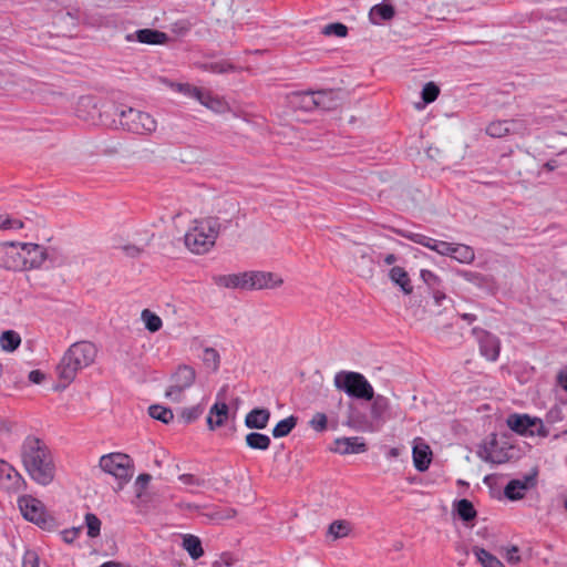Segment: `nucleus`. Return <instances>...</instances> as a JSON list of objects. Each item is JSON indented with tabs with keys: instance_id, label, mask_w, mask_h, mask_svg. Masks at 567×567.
Masks as SVG:
<instances>
[{
	"instance_id": "nucleus-1",
	"label": "nucleus",
	"mask_w": 567,
	"mask_h": 567,
	"mask_svg": "<svg viewBox=\"0 0 567 567\" xmlns=\"http://www.w3.org/2000/svg\"><path fill=\"white\" fill-rule=\"evenodd\" d=\"M23 465L30 477L40 485H49L55 475L51 451L40 439L29 436L22 446Z\"/></svg>"
},
{
	"instance_id": "nucleus-2",
	"label": "nucleus",
	"mask_w": 567,
	"mask_h": 567,
	"mask_svg": "<svg viewBox=\"0 0 567 567\" xmlns=\"http://www.w3.org/2000/svg\"><path fill=\"white\" fill-rule=\"evenodd\" d=\"M214 281L218 287L228 289L264 290L279 288L284 284V278L277 272L250 270L219 275Z\"/></svg>"
},
{
	"instance_id": "nucleus-3",
	"label": "nucleus",
	"mask_w": 567,
	"mask_h": 567,
	"mask_svg": "<svg viewBox=\"0 0 567 567\" xmlns=\"http://www.w3.org/2000/svg\"><path fill=\"white\" fill-rule=\"evenodd\" d=\"M220 229L221 224L217 217L195 218L184 235L186 248L195 255L207 254L215 246Z\"/></svg>"
},
{
	"instance_id": "nucleus-4",
	"label": "nucleus",
	"mask_w": 567,
	"mask_h": 567,
	"mask_svg": "<svg viewBox=\"0 0 567 567\" xmlns=\"http://www.w3.org/2000/svg\"><path fill=\"white\" fill-rule=\"evenodd\" d=\"M97 352V347L91 341H79L71 344L56 367L60 380L70 384L79 371L94 363Z\"/></svg>"
},
{
	"instance_id": "nucleus-5",
	"label": "nucleus",
	"mask_w": 567,
	"mask_h": 567,
	"mask_svg": "<svg viewBox=\"0 0 567 567\" xmlns=\"http://www.w3.org/2000/svg\"><path fill=\"white\" fill-rule=\"evenodd\" d=\"M402 236L415 244L435 251L441 256L451 257L460 264L468 265L475 259L474 249L465 244L449 243L413 231L402 233Z\"/></svg>"
},
{
	"instance_id": "nucleus-6",
	"label": "nucleus",
	"mask_w": 567,
	"mask_h": 567,
	"mask_svg": "<svg viewBox=\"0 0 567 567\" xmlns=\"http://www.w3.org/2000/svg\"><path fill=\"white\" fill-rule=\"evenodd\" d=\"M334 386L351 398L372 400L374 391L367 378L354 371H339L333 378Z\"/></svg>"
},
{
	"instance_id": "nucleus-7",
	"label": "nucleus",
	"mask_w": 567,
	"mask_h": 567,
	"mask_svg": "<svg viewBox=\"0 0 567 567\" xmlns=\"http://www.w3.org/2000/svg\"><path fill=\"white\" fill-rule=\"evenodd\" d=\"M99 466L104 473L112 475L117 481L118 487L126 484L134 474L132 458L121 452L102 455L99 461Z\"/></svg>"
},
{
	"instance_id": "nucleus-8",
	"label": "nucleus",
	"mask_w": 567,
	"mask_h": 567,
	"mask_svg": "<svg viewBox=\"0 0 567 567\" xmlns=\"http://www.w3.org/2000/svg\"><path fill=\"white\" fill-rule=\"evenodd\" d=\"M196 380V371L187 364L178 365L171 374L169 384L165 390V398L171 402L181 403L185 400V392Z\"/></svg>"
},
{
	"instance_id": "nucleus-9",
	"label": "nucleus",
	"mask_w": 567,
	"mask_h": 567,
	"mask_svg": "<svg viewBox=\"0 0 567 567\" xmlns=\"http://www.w3.org/2000/svg\"><path fill=\"white\" fill-rule=\"evenodd\" d=\"M120 124L135 134H151L156 131V120L146 112L127 109L120 112Z\"/></svg>"
},
{
	"instance_id": "nucleus-10",
	"label": "nucleus",
	"mask_w": 567,
	"mask_h": 567,
	"mask_svg": "<svg viewBox=\"0 0 567 567\" xmlns=\"http://www.w3.org/2000/svg\"><path fill=\"white\" fill-rule=\"evenodd\" d=\"M507 426L519 435L546 437L548 430L539 417L528 414H512L506 420Z\"/></svg>"
},
{
	"instance_id": "nucleus-11",
	"label": "nucleus",
	"mask_w": 567,
	"mask_h": 567,
	"mask_svg": "<svg viewBox=\"0 0 567 567\" xmlns=\"http://www.w3.org/2000/svg\"><path fill=\"white\" fill-rule=\"evenodd\" d=\"M18 506L22 516L27 520L34 523L40 528H45L48 523L51 520L43 503L31 495H23L19 497Z\"/></svg>"
},
{
	"instance_id": "nucleus-12",
	"label": "nucleus",
	"mask_w": 567,
	"mask_h": 567,
	"mask_svg": "<svg viewBox=\"0 0 567 567\" xmlns=\"http://www.w3.org/2000/svg\"><path fill=\"white\" fill-rule=\"evenodd\" d=\"M508 451L507 443L501 442L496 434H492L480 445L477 455L484 462L503 464L509 460Z\"/></svg>"
},
{
	"instance_id": "nucleus-13",
	"label": "nucleus",
	"mask_w": 567,
	"mask_h": 567,
	"mask_svg": "<svg viewBox=\"0 0 567 567\" xmlns=\"http://www.w3.org/2000/svg\"><path fill=\"white\" fill-rule=\"evenodd\" d=\"M331 92H296L292 93L289 97V102L291 106L303 110L311 111L316 107L329 109L330 104L326 102L331 100Z\"/></svg>"
},
{
	"instance_id": "nucleus-14",
	"label": "nucleus",
	"mask_w": 567,
	"mask_h": 567,
	"mask_svg": "<svg viewBox=\"0 0 567 567\" xmlns=\"http://www.w3.org/2000/svg\"><path fill=\"white\" fill-rule=\"evenodd\" d=\"M22 243L7 241L0 244V267L10 270H23L21 256Z\"/></svg>"
},
{
	"instance_id": "nucleus-15",
	"label": "nucleus",
	"mask_w": 567,
	"mask_h": 567,
	"mask_svg": "<svg viewBox=\"0 0 567 567\" xmlns=\"http://www.w3.org/2000/svg\"><path fill=\"white\" fill-rule=\"evenodd\" d=\"M367 450L365 441L359 436L337 437L330 446L331 452L340 455L362 454Z\"/></svg>"
},
{
	"instance_id": "nucleus-16",
	"label": "nucleus",
	"mask_w": 567,
	"mask_h": 567,
	"mask_svg": "<svg viewBox=\"0 0 567 567\" xmlns=\"http://www.w3.org/2000/svg\"><path fill=\"white\" fill-rule=\"evenodd\" d=\"M535 474L525 475L523 478L512 480L504 488V495L509 501H519L526 493L535 487Z\"/></svg>"
},
{
	"instance_id": "nucleus-17",
	"label": "nucleus",
	"mask_w": 567,
	"mask_h": 567,
	"mask_svg": "<svg viewBox=\"0 0 567 567\" xmlns=\"http://www.w3.org/2000/svg\"><path fill=\"white\" fill-rule=\"evenodd\" d=\"M0 484L9 492H19L23 488L25 482L12 465L0 461Z\"/></svg>"
},
{
	"instance_id": "nucleus-18",
	"label": "nucleus",
	"mask_w": 567,
	"mask_h": 567,
	"mask_svg": "<svg viewBox=\"0 0 567 567\" xmlns=\"http://www.w3.org/2000/svg\"><path fill=\"white\" fill-rule=\"evenodd\" d=\"M433 453L430 445L421 437L413 440V465L419 472H425L432 462Z\"/></svg>"
},
{
	"instance_id": "nucleus-19",
	"label": "nucleus",
	"mask_w": 567,
	"mask_h": 567,
	"mask_svg": "<svg viewBox=\"0 0 567 567\" xmlns=\"http://www.w3.org/2000/svg\"><path fill=\"white\" fill-rule=\"evenodd\" d=\"M480 343V351L489 361H496L499 357L501 342L497 337L486 331H476Z\"/></svg>"
},
{
	"instance_id": "nucleus-20",
	"label": "nucleus",
	"mask_w": 567,
	"mask_h": 567,
	"mask_svg": "<svg viewBox=\"0 0 567 567\" xmlns=\"http://www.w3.org/2000/svg\"><path fill=\"white\" fill-rule=\"evenodd\" d=\"M22 247L23 250H21V256L23 261V269L38 268L47 259L44 247L32 243H22Z\"/></svg>"
},
{
	"instance_id": "nucleus-21",
	"label": "nucleus",
	"mask_w": 567,
	"mask_h": 567,
	"mask_svg": "<svg viewBox=\"0 0 567 567\" xmlns=\"http://www.w3.org/2000/svg\"><path fill=\"white\" fill-rule=\"evenodd\" d=\"M76 116L83 121L96 123L100 118L96 101L90 96L81 97L76 107Z\"/></svg>"
},
{
	"instance_id": "nucleus-22",
	"label": "nucleus",
	"mask_w": 567,
	"mask_h": 567,
	"mask_svg": "<svg viewBox=\"0 0 567 567\" xmlns=\"http://www.w3.org/2000/svg\"><path fill=\"white\" fill-rule=\"evenodd\" d=\"M270 420V411L264 408H256L249 411L245 416V425L248 429L264 430Z\"/></svg>"
},
{
	"instance_id": "nucleus-23",
	"label": "nucleus",
	"mask_w": 567,
	"mask_h": 567,
	"mask_svg": "<svg viewBox=\"0 0 567 567\" xmlns=\"http://www.w3.org/2000/svg\"><path fill=\"white\" fill-rule=\"evenodd\" d=\"M390 406L389 399L382 395L374 398L371 404V417L370 422L375 424L377 431H379L385 422V413Z\"/></svg>"
},
{
	"instance_id": "nucleus-24",
	"label": "nucleus",
	"mask_w": 567,
	"mask_h": 567,
	"mask_svg": "<svg viewBox=\"0 0 567 567\" xmlns=\"http://www.w3.org/2000/svg\"><path fill=\"white\" fill-rule=\"evenodd\" d=\"M228 405L225 402H215V404L209 409L207 415V425L209 430H215L224 425L228 419Z\"/></svg>"
},
{
	"instance_id": "nucleus-25",
	"label": "nucleus",
	"mask_w": 567,
	"mask_h": 567,
	"mask_svg": "<svg viewBox=\"0 0 567 567\" xmlns=\"http://www.w3.org/2000/svg\"><path fill=\"white\" fill-rule=\"evenodd\" d=\"M197 101L208 110L223 114L229 111L228 103L218 96L213 95L210 92L200 90Z\"/></svg>"
},
{
	"instance_id": "nucleus-26",
	"label": "nucleus",
	"mask_w": 567,
	"mask_h": 567,
	"mask_svg": "<svg viewBox=\"0 0 567 567\" xmlns=\"http://www.w3.org/2000/svg\"><path fill=\"white\" fill-rule=\"evenodd\" d=\"M388 276L389 279L395 286H398L404 295H411L413 292L412 281L410 279L408 271L404 268L400 266H393L389 270Z\"/></svg>"
},
{
	"instance_id": "nucleus-27",
	"label": "nucleus",
	"mask_w": 567,
	"mask_h": 567,
	"mask_svg": "<svg viewBox=\"0 0 567 567\" xmlns=\"http://www.w3.org/2000/svg\"><path fill=\"white\" fill-rule=\"evenodd\" d=\"M394 17L393 6L383 0L381 3L373 6L369 12V19L373 24H381L384 21H389Z\"/></svg>"
},
{
	"instance_id": "nucleus-28",
	"label": "nucleus",
	"mask_w": 567,
	"mask_h": 567,
	"mask_svg": "<svg viewBox=\"0 0 567 567\" xmlns=\"http://www.w3.org/2000/svg\"><path fill=\"white\" fill-rule=\"evenodd\" d=\"M517 121H493L486 127V133L492 137H503L512 132H515L518 127Z\"/></svg>"
},
{
	"instance_id": "nucleus-29",
	"label": "nucleus",
	"mask_w": 567,
	"mask_h": 567,
	"mask_svg": "<svg viewBox=\"0 0 567 567\" xmlns=\"http://www.w3.org/2000/svg\"><path fill=\"white\" fill-rule=\"evenodd\" d=\"M348 426L359 432H377V426L359 411L352 410L348 416Z\"/></svg>"
},
{
	"instance_id": "nucleus-30",
	"label": "nucleus",
	"mask_w": 567,
	"mask_h": 567,
	"mask_svg": "<svg viewBox=\"0 0 567 567\" xmlns=\"http://www.w3.org/2000/svg\"><path fill=\"white\" fill-rule=\"evenodd\" d=\"M136 40L145 44H165L168 35L164 32L153 29H142L135 32Z\"/></svg>"
},
{
	"instance_id": "nucleus-31",
	"label": "nucleus",
	"mask_w": 567,
	"mask_h": 567,
	"mask_svg": "<svg viewBox=\"0 0 567 567\" xmlns=\"http://www.w3.org/2000/svg\"><path fill=\"white\" fill-rule=\"evenodd\" d=\"M21 344V337L14 330H6L0 334V348L4 352H13Z\"/></svg>"
},
{
	"instance_id": "nucleus-32",
	"label": "nucleus",
	"mask_w": 567,
	"mask_h": 567,
	"mask_svg": "<svg viewBox=\"0 0 567 567\" xmlns=\"http://www.w3.org/2000/svg\"><path fill=\"white\" fill-rule=\"evenodd\" d=\"M141 321L144 324V328L151 333H155L163 328L162 318L150 309L142 310Z\"/></svg>"
},
{
	"instance_id": "nucleus-33",
	"label": "nucleus",
	"mask_w": 567,
	"mask_h": 567,
	"mask_svg": "<svg viewBox=\"0 0 567 567\" xmlns=\"http://www.w3.org/2000/svg\"><path fill=\"white\" fill-rule=\"evenodd\" d=\"M246 444L251 450L267 451L270 446V437L259 432H250L246 435Z\"/></svg>"
},
{
	"instance_id": "nucleus-34",
	"label": "nucleus",
	"mask_w": 567,
	"mask_h": 567,
	"mask_svg": "<svg viewBox=\"0 0 567 567\" xmlns=\"http://www.w3.org/2000/svg\"><path fill=\"white\" fill-rule=\"evenodd\" d=\"M183 548L189 554V556L193 559H198L204 554V549H203L200 539L193 534H187L184 537Z\"/></svg>"
},
{
	"instance_id": "nucleus-35",
	"label": "nucleus",
	"mask_w": 567,
	"mask_h": 567,
	"mask_svg": "<svg viewBox=\"0 0 567 567\" xmlns=\"http://www.w3.org/2000/svg\"><path fill=\"white\" fill-rule=\"evenodd\" d=\"M473 554L475 555L477 561L483 566V567H505L503 565V563L496 558L495 556H493L492 554H489L487 550H485L484 548H481V547H477V546H474L473 549H472Z\"/></svg>"
},
{
	"instance_id": "nucleus-36",
	"label": "nucleus",
	"mask_w": 567,
	"mask_h": 567,
	"mask_svg": "<svg viewBox=\"0 0 567 567\" xmlns=\"http://www.w3.org/2000/svg\"><path fill=\"white\" fill-rule=\"evenodd\" d=\"M164 83L173 91L178 92L187 97H192L195 100H197L198 94L202 90L197 86L190 85L189 83H175V82H171V81H166V80L164 81Z\"/></svg>"
},
{
	"instance_id": "nucleus-37",
	"label": "nucleus",
	"mask_w": 567,
	"mask_h": 567,
	"mask_svg": "<svg viewBox=\"0 0 567 567\" xmlns=\"http://www.w3.org/2000/svg\"><path fill=\"white\" fill-rule=\"evenodd\" d=\"M297 420L295 416H288L279 421L272 429V435L276 439L287 436L296 426Z\"/></svg>"
},
{
	"instance_id": "nucleus-38",
	"label": "nucleus",
	"mask_w": 567,
	"mask_h": 567,
	"mask_svg": "<svg viewBox=\"0 0 567 567\" xmlns=\"http://www.w3.org/2000/svg\"><path fill=\"white\" fill-rule=\"evenodd\" d=\"M202 360L205 367L212 371H216L219 368L220 357L218 351L214 348H205Z\"/></svg>"
},
{
	"instance_id": "nucleus-39",
	"label": "nucleus",
	"mask_w": 567,
	"mask_h": 567,
	"mask_svg": "<svg viewBox=\"0 0 567 567\" xmlns=\"http://www.w3.org/2000/svg\"><path fill=\"white\" fill-rule=\"evenodd\" d=\"M23 227V221L8 213H0V230L16 231Z\"/></svg>"
},
{
	"instance_id": "nucleus-40",
	"label": "nucleus",
	"mask_w": 567,
	"mask_h": 567,
	"mask_svg": "<svg viewBox=\"0 0 567 567\" xmlns=\"http://www.w3.org/2000/svg\"><path fill=\"white\" fill-rule=\"evenodd\" d=\"M148 413L153 419L158 420L166 424L169 423L174 417L172 410L168 408H165L163 405L150 406Z\"/></svg>"
},
{
	"instance_id": "nucleus-41",
	"label": "nucleus",
	"mask_w": 567,
	"mask_h": 567,
	"mask_svg": "<svg viewBox=\"0 0 567 567\" xmlns=\"http://www.w3.org/2000/svg\"><path fill=\"white\" fill-rule=\"evenodd\" d=\"M420 278L431 290L440 288L442 284V279L435 272L429 269H421Z\"/></svg>"
},
{
	"instance_id": "nucleus-42",
	"label": "nucleus",
	"mask_w": 567,
	"mask_h": 567,
	"mask_svg": "<svg viewBox=\"0 0 567 567\" xmlns=\"http://www.w3.org/2000/svg\"><path fill=\"white\" fill-rule=\"evenodd\" d=\"M456 511L463 520H470L475 516L473 504L467 499H461L457 503Z\"/></svg>"
},
{
	"instance_id": "nucleus-43",
	"label": "nucleus",
	"mask_w": 567,
	"mask_h": 567,
	"mask_svg": "<svg viewBox=\"0 0 567 567\" xmlns=\"http://www.w3.org/2000/svg\"><path fill=\"white\" fill-rule=\"evenodd\" d=\"M440 94V89L433 82L426 83L422 89V99L424 104L434 102Z\"/></svg>"
},
{
	"instance_id": "nucleus-44",
	"label": "nucleus",
	"mask_w": 567,
	"mask_h": 567,
	"mask_svg": "<svg viewBox=\"0 0 567 567\" xmlns=\"http://www.w3.org/2000/svg\"><path fill=\"white\" fill-rule=\"evenodd\" d=\"M202 69L212 73H226L230 70H233V65L228 63L227 61H216L210 62L202 65Z\"/></svg>"
},
{
	"instance_id": "nucleus-45",
	"label": "nucleus",
	"mask_w": 567,
	"mask_h": 567,
	"mask_svg": "<svg viewBox=\"0 0 567 567\" xmlns=\"http://www.w3.org/2000/svg\"><path fill=\"white\" fill-rule=\"evenodd\" d=\"M328 419L324 413H316L309 421V425L316 432H323L327 429Z\"/></svg>"
},
{
	"instance_id": "nucleus-46",
	"label": "nucleus",
	"mask_w": 567,
	"mask_h": 567,
	"mask_svg": "<svg viewBox=\"0 0 567 567\" xmlns=\"http://www.w3.org/2000/svg\"><path fill=\"white\" fill-rule=\"evenodd\" d=\"M504 557L507 560V563L516 565L520 561V556L518 555L519 548L517 546H507L504 548Z\"/></svg>"
},
{
	"instance_id": "nucleus-47",
	"label": "nucleus",
	"mask_w": 567,
	"mask_h": 567,
	"mask_svg": "<svg viewBox=\"0 0 567 567\" xmlns=\"http://www.w3.org/2000/svg\"><path fill=\"white\" fill-rule=\"evenodd\" d=\"M348 32V29L342 23H331L324 28L326 34H334L337 37H346Z\"/></svg>"
},
{
	"instance_id": "nucleus-48",
	"label": "nucleus",
	"mask_w": 567,
	"mask_h": 567,
	"mask_svg": "<svg viewBox=\"0 0 567 567\" xmlns=\"http://www.w3.org/2000/svg\"><path fill=\"white\" fill-rule=\"evenodd\" d=\"M87 532H100L101 529V520L99 517L92 513H87L84 519Z\"/></svg>"
},
{
	"instance_id": "nucleus-49",
	"label": "nucleus",
	"mask_w": 567,
	"mask_h": 567,
	"mask_svg": "<svg viewBox=\"0 0 567 567\" xmlns=\"http://www.w3.org/2000/svg\"><path fill=\"white\" fill-rule=\"evenodd\" d=\"M22 567H39L38 554L33 550H27L23 555Z\"/></svg>"
},
{
	"instance_id": "nucleus-50",
	"label": "nucleus",
	"mask_w": 567,
	"mask_h": 567,
	"mask_svg": "<svg viewBox=\"0 0 567 567\" xmlns=\"http://www.w3.org/2000/svg\"><path fill=\"white\" fill-rule=\"evenodd\" d=\"M179 481L186 486L188 487V491L189 492H195L196 491V487L199 486V481L190 475V474H183L179 476Z\"/></svg>"
},
{
	"instance_id": "nucleus-51",
	"label": "nucleus",
	"mask_w": 567,
	"mask_h": 567,
	"mask_svg": "<svg viewBox=\"0 0 567 567\" xmlns=\"http://www.w3.org/2000/svg\"><path fill=\"white\" fill-rule=\"evenodd\" d=\"M352 529V526L350 522L344 519L334 520L329 525L328 532L334 533V532H341V530H350Z\"/></svg>"
},
{
	"instance_id": "nucleus-52",
	"label": "nucleus",
	"mask_w": 567,
	"mask_h": 567,
	"mask_svg": "<svg viewBox=\"0 0 567 567\" xmlns=\"http://www.w3.org/2000/svg\"><path fill=\"white\" fill-rule=\"evenodd\" d=\"M203 410L199 406H193L190 409H185L182 412V416L187 422H192L197 419L202 414Z\"/></svg>"
},
{
	"instance_id": "nucleus-53",
	"label": "nucleus",
	"mask_w": 567,
	"mask_h": 567,
	"mask_svg": "<svg viewBox=\"0 0 567 567\" xmlns=\"http://www.w3.org/2000/svg\"><path fill=\"white\" fill-rule=\"evenodd\" d=\"M150 480H151V476L148 474H141L137 476V478L135 481V487H136L138 495L141 494V492L143 489L146 488Z\"/></svg>"
},
{
	"instance_id": "nucleus-54",
	"label": "nucleus",
	"mask_w": 567,
	"mask_h": 567,
	"mask_svg": "<svg viewBox=\"0 0 567 567\" xmlns=\"http://www.w3.org/2000/svg\"><path fill=\"white\" fill-rule=\"evenodd\" d=\"M458 275L462 276L466 281H470L473 284H478L481 280V275L477 272L461 270L458 272Z\"/></svg>"
},
{
	"instance_id": "nucleus-55",
	"label": "nucleus",
	"mask_w": 567,
	"mask_h": 567,
	"mask_svg": "<svg viewBox=\"0 0 567 567\" xmlns=\"http://www.w3.org/2000/svg\"><path fill=\"white\" fill-rule=\"evenodd\" d=\"M45 379V375L40 370H32L29 373V381L33 384H40Z\"/></svg>"
},
{
	"instance_id": "nucleus-56",
	"label": "nucleus",
	"mask_w": 567,
	"mask_h": 567,
	"mask_svg": "<svg viewBox=\"0 0 567 567\" xmlns=\"http://www.w3.org/2000/svg\"><path fill=\"white\" fill-rule=\"evenodd\" d=\"M432 297L436 306H441L446 300V295L440 288L432 290Z\"/></svg>"
},
{
	"instance_id": "nucleus-57",
	"label": "nucleus",
	"mask_w": 567,
	"mask_h": 567,
	"mask_svg": "<svg viewBox=\"0 0 567 567\" xmlns=\"http://www.w3.org/2000/svg\"><path fill=\"white\" fill-rule=\"evenodd\" d=\"M383 264L386 266L394 265L398 261V256L394 254H386L383 257Z\"/></svg>"
},
{
	"instance_id": "nucleus-58",
	"label": "nucleus",
	"mask_w": 567,
	"mask_h": 567,
	"mask_svg": "<svg viewBox=\"0 0 567 567\" xmlns=\"http://www.w3.org/2000/svg\"><path fill=\"white\" fill-rule=\"evenodd\" d=\"M558 384L567 391V373L560 372L557 377Z\"/></svg>"
},
{
	"instance_id": "nucleus-59",
	"label": "nucleus",
	"mask_w": 567,
	"mask_h": 567,
	"mask_svg": "<svg viewBox=\"0 0 567 567\" xmlns=\"http://www.w3.org/2000/svg\"><path fill=\"white\" fill-rule=\"evenodd\" d=\"M401 454V450L399 447H391L388 452H386V458L389 460H393V458H396L399 457Z\"/></svg>"
},
{
	"instance_id": "nucleus-60",
	"label": "nucleus",
	"mask_w": 567,
	"mask_h": 567,
	"mask_svg": "<svg viewBox=\"0 0 567 567\" xmlns=\"http://www.w3.org/2000/svg\"><path fill=\"white\" fill-rule=\"evenodd\" d=\"M461 317L463 320L467 321L468 323H472L476 320V316L473 313H463Z\"/></svg>"
},
{
	"instance_id": "nucleus-61",
	"label": "nucleus",
	"mask_w": 567,
	"mask_h": 567,
	"mask_svg": "<svg viewBox=\"0 0 567 567\" xmlns=\"http://www.w3.org/2000/svg\"><path fill=\"white\" fill-rule=\"evenodd\" d=\"M100 567H121V565L115 561H106V563H103Z\"/></svg>"
},
{
	"instance_id": "nucleus-62",
	"label": "nucleus",
	"mask_w": 567,
	"mask_h": 567,
	"mask_svg": "<svg viewBox=\"0 0 567 567\" xmlns=\"http://www.w3.org/2000/svg\"><path fill=\"white\" fill-rule=\"evenodd\" d=\"M64 535H65L64 536V542L72 543L74 540L76 534H72L71 537H68L69 534H64Z\"/></svg>"
},
{
	"instance_id": "nucleus-63",
	"label": "nucleus",
	"mask_w": 567,
	"mask_h": 567,
	"mask_svg": "<svg viewBox=\"0 0 567 567\" xmlns=\"http://www.w3.org/2000/svg\"><path fill=\"white\" fill-rule=\"evenodd\" d=\"M332 537H331V542H334L337 540L340 536H346L347 534H339V533H336V534H330Z\"/></svg>"
},
{
	"instance_id": "nucleus-64",
	"label": "nucleus",
	"mask_w": 567,
	"mask_h": 567,
	"mask_svg": "<svg viewBox=\"0 0 567 567\" xmlns=\"http://www.w3.org/2000/svg\"><path fill=\"white\" fill-rule=\"evenodd\" d=\"M424 105L416 104V109L421 110Z\"/></svg>"
}]
</instances>
